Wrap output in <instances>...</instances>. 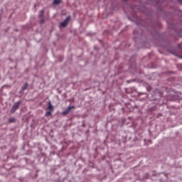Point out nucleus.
<instances>
[{
	"instance_id": "f257e3e1",
	"label": "nucleus",
	"mask_w": 182,
	"mask_h": 182,
	"mask_svg": "<svg viewBox=\"0 0 182 182\" xmlns=\"http://www.w3.org/2000/svg\"><path fill=\"white\" fill-rule=\"evenodd\" d=\"M21 105V102L18 101L17 102H15L11 108V113H15L16 112V109L19 108V105Z\"/></svg>"
},
{
	"instance_id": "f03ea898",
	"label": "nucleus",
	"mask_w": 182,
	"mask_h": 182,
	"mask_svg": "<svg viewBox=\"0 0 182 182\" xmlns=\"http://www.w3.org/2000/svg\"><path fill=\"white\" fill-rule=\"evenodd\" d=\"M69 21H70V17H67L63 22L60 23V28H65L68 25Z\"/></svg>"
},
{
	"instance_id": "7ed1b4c3",
	"label": "nucleus",
	"mask_w": 182,
	"mask_h": 182,
	"mask_svg": "<svg viewBox=\"0 0 182 182\" xmlns=\"http://www.w3.org/2000/svg\"><path fill=\"white\" fill-rule=\"evenodd\" d=\"M72 109H75L74 106H69L66 108V109H65L63 112L62 114L63 116H66V114H68L69 113V112H70V110H72Z\"/></svg>"
},
{
	"instance_id": "20e7f679",
	"label": "nucleus",
	"mask_w": 182,
	"mask_h": 182,
	"mask_svg": "<svg viewBox=\"0 0 182 182\" xmlns=\"http://www.w3.org/2000/svg\"><path fill=\"white\" fill-rule=\"evenodd\" d=\"M48 109L50 110V112H53V105H52L50 102H49L48 104Z\"/></svg>"
},
{
	"instance_id": "39448f33",
	"label": "nucleus",
	"mask_w": 182,
	"mask_h": 182,
	"mask_svg": "<svg viewBox=\"0 0 182 182\" xmlns=\"http://www.w3.org/2000/svg\"><path fill=\"white\" fill-rule=\"evenodd\" d=\"M62 2L61 0H54L53 1V4L54 5H59V4H60Z\"/></svg>"
},
{
	"instance_id": "423d86ee",
	"label": "nucleus",
	"mask_w": 182,
	"mask_h": 182,
	"mask_svg": "<svg viewBox=\"0 0 182 182\" xmlns=\"http://www.w3.org/2000/svg\"><path fill=\"white\" fill-rule=\"evenodd\" d=\"M52 114V112L51 111H48L46 113L45 116L46 117H48V116H50Z\"/></svg>"
},
{
	"instance_id": "0eeeda50",
	"label": "nucleus",
	"mask_w": 182,
	"mask_h": 182,
	"mask_svg": "<svg viewBox=\"0 0 182 182\" xmlns=\"http://www.w3.org/2000/svg\"><path fill=\"white\" fill-rule=\"evenodd\" d=\"M42 16H43V10H41L39 13V17L42 18Z\"/></svg>"
},
{
	"instance_id": "6e6552de",
	"label": "nucleus",
	"mask_w": 182,
	"mask_h": 182,
	"mask_svg": "<svg viewBox=\"0 0 182 182\" xmlns=\"http://www.w3.org/2000/svg\"><path fill=\"white\" fill-rule=\"evenodd\" d=\"M28 88V84H25V85L22 87V90H26Z\"/></svg>"
},
{
	"instance_id": "1a4fd4ad",
	"label": "nucleus",
	"mask_w": 182,
	"mask_h": 182,
	"mask_svg": "<svg viewBox=\"0 0 182 182\" xmlns=\"http://www.w3.org/2000/svg\"><path fill=\"white\" fill-rule=\"evenodd\" d=\"M9 122L10 123H14V122H15V118H10V119H9Z\"/></svg>"
},
{
	"instance_id": "9d476101",
	"label": "nucleus",
	"mask_w": 182,
	"mask_h": 182,
	"mask_svg": "<svg viewBox=\"0 0 182 182\" xmlns=\"http://www.w3.org/2000/svg\"><path fill=\"white\" fill-rule=\"evenodd\" d=\"M40 23H43V20H41Z\"/></svg>"
}]
</instances>
